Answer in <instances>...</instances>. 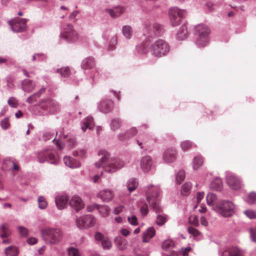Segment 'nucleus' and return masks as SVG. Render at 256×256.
<instances>
[{"label": "nucleus", "instance_id": "c9c22d12", "mask_svg": "<svg viewBox=\"0 0 256 256\" xmlns=\"http://www.w3.org/2000/svg\"><path fill=\"white\" fill-rule=\"evenodd\" d=\"M203 158L201 156L194 157L193 160V168L194 170L198 169L203 164Z\"/></svg>", "mask_w": 256, "mask_h": 256}, {"label": "nucleus", "instance_id": "49530a36", "mask_svg": "<svg viewBox=\"0 0 256 256\" xmlns=\"http://www.w3.org/2000/svg\"><path fill=\"white\" fill-rule=\"evenodd\" d=\"M19 234L21 236L26 237L28 234V230L24 226H19L18 227Z\"/></svg>", "mask_w": 256, "mask_h": 256}, {"label": "nucleus", "instance_id": "2f4dec72", "mask_svg": "<svg viewBox=\"0 0 256 256\" xmlns=\"http://www.w3.org/2000/svg\"><path fill=\"white\" fill-rule=\"evenodd\" d=\"M10 234L8 224L6 223L2 224L0 227V234L2 238H6Z\"/></svg>", "mask_w": 256, "mask_h": 256}, {"label": "nucleus", "instance_id": "ea45409f", "mask_svg": "<svg viewBox=\"0 0 256 256\" xmlns=\"http://www.w3.org/2000/svg\"><path fill=\"white\" fill-rule=\"evenodd\" d=\"M38 206L40 209H45L48 206V203L46 198L42 196H40L38 198Z\"/></svg>", "mask_w": 256, "mask_h": 256}, {"label": "nucleus", "instance_id": "7ed1b4c3", "mask_svg": "<svg viewBox=\"0 0 256 256\" xmlns=\"http://www.w3.org/2000/svg\"><path fill=\"white\" fill-rule=\"evenodd\" d=\"M146 200L149 203L150 207L156 212H162V208L160 206L159 196L160 195V189L158 186H150L148 187L146 192Z\"/></svg>", "mask_w": 256, "mask_h": 256}, {"label": "nucleus", "instance_id": "7c9ffc66", "mask_svg": "<svg viewBox=\"0 0 256 256\" xmlns=\"http://www.w3.org/2000/svg\"><path fill=\"white\" fill-rule=\"evenodd\" d=\"M210 187L212 189L216 190H220L222 188V182L219 178H216L211 182Z\"/></svg>", "mask_w": 256, "mask_h": 256}, {"label": "nucleus", "instance_id": "b1692460", "mask_svg": "<svg viewBox=\"0 0 256 256\" xmlns=\"http://www.w3.org/2000/svg\"><path fill=\"white\" fill-rule=\"evenodd\" d=\"M94 126L93 118L92 116H88L84 120L82 125V128L83 132H85L87 128L92 129Z\"/></svg>", "mask_w": 256, "mask_h": 256}, {"label": "nucleus", "instance_id": "5fc2aeb1", "mask_svg": "<svg viewBox=\"0 0 256 256\" xmlns=\"http://www.w3.org/2000/svg\"><path fill=\"white\" fill-rule=\"evenodd\" d=\"M1 126L3 129H7L10 126L9 122V119L8 118H5L1 122Z\"/></svg>", "mask_w": 256, "mask_h": 256}, {"label": "nucleus", "instance_id": "423d86ee", "mask_svg": "<svg viewBox=\"0 0 256 256\" xmlns=\"http://www.w3.org/2000/svg\"><path fill=\"white\" fill-rule=\"evenodd\" d=\"M234 206L230 201H222L216 206L214 210L224 217H230L234 213Z\"/></svg>", "mask_w": 256, "mask_h": 256}, {"label": "nucleus", "instance_id": "393cba45", "mask_svg": "<svg viewBox=\"0 0 256 256\" xmlns=\"http://www.w3.org/2000/svg\"><path fill=\"white\" fill-rule=\"evenodd\" d=\"M188 36V30L186 24L182 25L179 29L176 36L180 40H184Z\"/></svg>", "mask_w": 256, "mask_h": 256}, {"label": "nucleus", "instance_id": "a211bd4d", "mask_svg": "<svg viewBox=\"0 0 256 256\" xmlns=\"http://www.w3.org/2000/svg\"><path fill=\"white\" fill-rule=\"evenodd\" d=\"M152 164V158L146 156L143 157L140 162L141 168L145 172H147L150 170Z\"/></svg>", "mask_w": 256, "mask_h": 256}, {"label": "nucleus", "instance_id": "37998d69", "mask_svg": "<svg viewBox=\"0 0 256 256\" xmlns=\"http://www.w3.org/2000/svg\"><path fill=\"white\" fill-rule=\"evenodd\" d=\"M68 256H80V252L78 249L70 247L68 248Z\"/></svg>", "mask_w": 256, "mask_h": 256}, {"label": "nucleus", "instance_id": "de8ad7c7", "mask_svg": "<svg viewBox=\"0 0 256 256\" xmlns=\"http://www.w3.org/2000/svg\"><path fill=\"white\" fill-rule=\"evenodd\" d=\"M100 212L104 216H108L110 212V208L106 206H100Z\"/></svg>", "mask_w": 256, "mask_h": 256}, {"label": "nucleus", "instance_id": "f704fd0d", "mask_svg": "<svg viewBox=\"0 0 256 256\" xmlns=\"http://www.w3.org/2000/svg\"><path fill=\"white\" fill-rule=\"evenodd\" d=\"M138 186V182L135 178H131L128 182L127 187L130 192L135 190Z\"/></svg>", "mask_w": 256, "mask_h": 256}, {"label": "nucleus", "instance_id": "5701e85b", "mask_svg": "<svg viewBox=\"0 0 256 256\" xmlns=\"http://www.w3.org/2000/svg\"><path fill=\"white\" fill-rule=\"evenodd\" d=\"M22 87L24 92H29L34 90L36 84L32 80H24L22 82Z\"/></svg>", "mask_w": 256, "mask_h": 256}, {"label": "nucleus", "instance_id": "a19ab883", "mask_svg": "<svg viewBox=\"0 0 256 256\" xmlns=\"http://www.w3.org/2000/svg\"><path fill=\"white\" fill-rule=\"evenodd\" d=\"M185 172L184 170H180L176 174V182L180 184L184 179Z\"/></svg>", "mask_w": 256, "mask_h": 256}, {"label": "nucleus", "instance_id": "6ab92c4d", "mask_svg": "<svg viewBox=\"0 0 256 256\" xmlns=\"http://www.w3.org/2000/svg\"><path fill=\"white\" fill-rule=\"evenodd\" d=\"M138 132V130L136 128H132L128 130L124 133L120 134L118 136V139L120 140L124 141L128 140L130 138L135 136Z\"/></svg>", "mask_w": 256, "mask_h": 256}, {"label": "nucleus", "instance_id": "9b49d317", "mask_svg": "<svg viewBox=\"0 0 256 256\" xmlns=\"http://www.w3.org/2000/svg\"><path fill=\"white\" fill-rule=\"evenodd\" d=\"M38 158L40 163H43L46 161H48L50 164H56L58 158L56 156L48 150H45L39 152L38 154Z\"/></svg>", "mask_w": 256, "mask_h": 256}, {"label": "nucleus", "instance_id": "20e7f679", "mask_svg": "<svg viewBox=\"0 0 256 256\" xmlns=\"http://www.w3.org/2000/svg\"><path fill=\"white\" fill-rule=\"evenodd\" d=\"M210 32L208 26L204 24H200L195 26L194 34L196 36L195 43L198 47H204L208 44Z\"/></svg>", "mask_w": 256, "mask_h": 256}, {"label": "nucleus", "instance_id": "0eeeda50", "mask_svg": "<svg viewBox=\"0 0 256 256\" xmlns=\"http://www.w3.org/2000/svg\"><path fill=\"white\" fill-rule=\"evenodd\" d=\"M186 14V12L184 10H180L176 7L170 8L169 10V16L172 25L174 26H178Z\"/></svg>", "mask_w": 256, "mask_h": 256}, {"label": "nucleus", "instance_id": "13d9d810", "mask_svg": "<svg viewBox=\"0 0 256 256\" xmlns=\"http://www.w3.org/2000/svg\"><path fill=\"white\" fill-rule=\"evenodd\" d=\"M190 250H192V248L190 246H188L186 248H182L180 252V254L182 256H188V252Z\"/></svg>", "mask_w": 256, "mask_h": 256}, {"label": "nucleus", "instance_id": "e433bc0d", "mask_svg": "<svg viewBox=\"0 0 256 256\" xmlns=\"http://www.w3.org/2000/svg\"><path fill=\"white\" fill-rule=\"evenodd\" d=\"M192 185L190 183L186 182L182 186L181 193L183 196L188 195L191 190Z\"/></svg>", "mask_w": 256, "mask_h": 256}, {"label": "nucleus", "instance_id": "338daca9", "mask_svg": "<svg viewBox=\"0 0 256 256\" xmlns=\"http://www.w3.org/2000/svg\"><path fill=\"white\" fill-rule=\"evenodd\" d=\"M204 192H198L196 196V202L197 204H199L201 200L204 198Z\"/></svg>", "mask_w": 256, "mask_h": 256}, {"label": "nucleus", "instance_id": "774afa93", "mask_svg": "<svg viewBox=\"0 0 256 256\" xmlns=\"http://www.w3.org/2000/svg\"><path fill=\"white\" fill-rule=\"evenodd\" d=\"M250 231L252 240L254 242H256V228L254 229L252 228Z\"/></svg>", "mask_w": 256, "mask_h": 256}, {"label": "nucleus", "instance_id": "8fccbe9b", "mask_svg": "<svg viewBox=\"0 0 256 256\" xmlns=\"http://www.w3.org/2000/svg\"><path fill=\"white\" fill-rule=\"evenodd\" d=\"M192 144L188 140H185L182 142L181 147L184 150H186L192 146Z\"/></svg>", "mask_w": 256, "mask_h": 256}, {"label": "nucleus", "instance_id": "4c0bfd02", "mask_svg": "<svg viewBox=\"0 0 256 256\" xmlns=\"http://www.w3.org/2000/svg\"><path fill=\"white\" fill-rule=\"evenodd\" d=\"M56 72L60 74L62 77H68L70 74V70L68 67L62 68L58 69Z\"/></svg>", "mask_w": 256, "mask_h": 256}, {"label": "nucleus", "instance_id": "3c124183", "mask_svg": "<svg viewBox=\"0 0 256 256\" xmlns=\"http://www.w3.org/2000/svg\"><path fill=\"white\" fill-rule=\"evenodd\" d=\"M166 217L162 215L158 214L156 219V223L160 226L163 225L166 221Z\"/></svg>", "mask_w": 256, "mask_h": 256}, {"label": "nucleus", "instance_id": "c85d7f7f", "mask_svg": "<svg viewBox=\"0 0 256 256\" xmlns=\"http://www.w3.org/2000/svg\"><path fill=\"white\" fill-rule=\"evenodd\" d=\"M46 88L42 87L38 92L28 98L26 102L30 104L36 102L40 95L45 92Z\"/></svg>", "mask_w": 256, "mask_h": 256}, {"label": "nucleus", "instance_id": "dca6fc26", "mask_svg": "<svg viewBox=\"0 0 256 256\" xmlns=\"http://www.w3.org/2000/svg\"><path fill=\"white\" fill-rule=\"evenodd\" d=\"M176 152L173 148H168L164 154V160L167 163L174 162L176 159Z\"/></svg>", "mask_w": 256, "mask_h": 256}, {"label": "nucleus", "instance_id": "864d4df0", "mask_svg": "<svg viewBox=\"0 0 256 256\" xmlns=\"http://www.w3.org/2000/svg\"><path fill=\"white\" fill-rule=\"evenodd\" d=\"M9 106L12 108H16L18 106V101L14 97H10L8 101Z\"/></svg>", "mask_w": 256, "mask_h": 256}, {"label": "nucleus", "instance_id": "4be33fe9", "mask_svg": "<svg viewBox=\"0 0 256 256\" xmlns=\"http://www.w3.org/2000/svg\"><path fill=\"white\" fill-rule=\"evenodd\" d=\"M113 106V102L110 100H102L98 106V110H110Z\"/></svg>", "mask_w": 256, "mask_h": 256}, {"label": "nucleus", "instance_id": "bb28decb", "mask_svg": "<svg viewBox=\"0 0 256 256\" xmlns=\"http://www.w3.org/2000/svg\"><path fill=\"white\" fill-rule=\"evenodd\" d=\"M222 255L223 256H243V253L238 248H232L228 250L224 251Z\"/></svg>", "mask_w": 256, "mask_h": 256}, {"label": "nucleus", "instance_id": "09e8293b", "mask_svg": "<svg viewBox=\"0 0 256 256\" xmlns=\"http://www.w3.org/2000/svg\"><path fill=\"white\" fill-rule=\"evenodd\" d=\"M102 246L104 249L109 250L112 246L111 242L108 238H105L102 241Z\"/></svg>", "mask_w": 256, "mask_h": 256}, {"label": "nucleus", "instance_id": "e2e57ef3", "mask_svg": "<svg viewBox=\"0 0 256 256\" xmlns=\"http://www.w3.org/2000/svg\"><path fill=\"white\" fill-rule=\"evenodd\" d=\"M100 208V205L96 204H93L91 205L88 206L87 210L90 212H92L95 209H98Z\"/></svg>", "mask_w": 256, "mask_h": 256}, {"label": "nucleus", "instance_id": "603ef678", "mask_svg": "<svg viewBox=\"0 0 256 256\" xmlns=\"http://www.w3.org/2000/svg\"><path fill=\"white\" fill-rule=\"evenodd\" d=\"M86 154V151L85 149H80L74 152V156L83 158Z\"/></svg>", "mask_w": 256, "mask_h": 256}, {"label": "nucleus", "instance_id": "79ce46f5", "mask_svg": "<svg viewBox=\"0 0 256 256\" xmlns=\"http://www.w3.org/2000/svg\"><path fill=\"white\" fill-rule=\"evenodd\" d=\"M148 140V136L146 134L140 135L136 140L140 148H143L142 142H146Z\"/></svg>", "mask_w": 256, "mask_h": 256}, {"label": "nucleus", "instance_id": "bf43d9fd", "mask_svg": "<svg viewBox=\"0 0 256 256\" xmlns=\"http://www.w3.org/2000/svg\"><path fill=\"white\" fill-rule=\"evenodd\" d=\"M4 164H10L12 166H13V168L15 170H18V166L16 165L14 162H11L8 160H5L4 161Z\"/></svg>", "mask_w": 256, "mask_h": 256}, {"label": "nucleus", "instance_id": "aec40b11", "mask_svg": "<svg viewBox=\"0 0 256 256\" xmlns=\"http://www.w3.org/2000/svg\"><path fill=\"white\" fill-rule=\"evenodd\" d=\"M68 196H61L56 198V204L58 210L64 208L67 204Z\"/></svg>", "mask_w": 256, "mask_h": 256}, {"label": "nucleus", "instance_id": "0e129e2a", "mask_svg": "<svg viewBox=\"0 0 256 256\" xmlns=\"http://www.w3.org/2000/svg\"><path fill=\"white\" fill-rule=\"evenodd\" d=\"M188 231L190 234H193L194 236H197L200 234L199 232L193 227H189L188 228Z\"/></svg>", "mask_w": 256, "mask_h": 256}, {"label": "nucleus", "instance_id": "39448f33", "mask_svg": "<svg viewBox=\"0 0 256 256\" xmlns=\"http://www.w3.org/2000/svg\"><path fill=\"white\" fill-rule=\"evenodd\" d=\"M170 50L169 44L164 40H156L150 47V52L154 57L160 58L166 56Z\"/></svg>", "mask_w": 256, "mask_h": 256}, {"label": "nucleus", "instance_id": "72a5a7b5", "mask_svg": "<svg viewBox=\"0 0 256 256\" xmlns=\"http://www.w3.org/2000/svg\"><path fill=\"white\" fill-rule=\"evenodd\" d=\"M122 32L126 38H130L132 34V27L130 26H124L122 28Z\"/></svg>", "mask_w": 256, "mask_h": 256}, {"label": "nucleus", "instance_id": "f8f14e48", "mask_svg": "<svg viewBox=\"0 0 256 256\" xmlns=\"http://www.w3.org/2000/svg\"><path fill=\"white\" fill-rule=\"evenodd\" d=\"M144 30L148 34H150V36H152V34L156 36H158L163 33L162 26L158 24H152L149 22L146 23L144 24Z\"/></svg>", "mask_w": 256, "mask_h": 256}, {"label": "nucleus", "instance_id": "2eb2a0df", "mask_svg": "<svg viewBox=\"0 0 256 256\" xmlns=\"http://www.w3.org/2000/svg\"><path fill=\"white\" fill-rule=\"evenodd\" d=\"M70 204L76 212L80 210L84 206V204L82 200L77 196H74L72 198L70 201Z\"/></svg>", "mask_w": 256, "mask_h": 256}, {"label": "nucleus", "instance_id": "c03bdc74", "mask_svg": "<svg viewBox=\"0 0 256 256\" xmlns=\"http://www.w3.org/2000/svg\"><path fill=\"white\" fill-rule=\"evenodd\" d=\"M247 201L249 204H252L256 202V193L252 192L250 193L247 197Z\"/></svg>", "mask_w": 256, "mask_h": 256}, {"label": "nucleus", "instance_id": "ddd939ff", "mask_svg": "<svg viewBox=\"0 0 256 256\" xmlns=\"http://www.w3.org/2000/svg\"><path fill=\"white\" fill-rule=\"evenodd\" d=\"M226 180L228 186L232 190H238L242 187V180L236 176L228 174L226 176Z\"/></svg>", "mask_w": 256, "mask_h": 256}, {"label": "nucleus", "instance_id": "c756f323", "mask_svg": "<svg viewBox=\"0 0 256 256\" xmlns=\"http://www.w3.org/2000/svg\"><path fill=\"white\" fill-rule=\"evenodd\" d=\"M155 235V230L153 228H150L144 234L142 241L144 242H148Z\"/></svg>", "mask_w": 256, "mask_h": 256}, {"label": "nucleus", "instance_id": "a18cd8bd", "mask_svg": "<svg viewBox=\"0 0 256 256\" xmlns=\"http://www.w3.org/2000/svg\"><path fill=\"white\" fill-rule=\"evenodd\" d=\"M121 126V122L119 119H114L112 121L111 128L113 130H116Z\"/></svg>", "mask_w": 256, "mask_h": 256}, {"label": "nucleus", "instance_id": "a878e982", "mask_svg": "<svg viewBox=\"0 0 256 256\" xmlns=\"http://www.w3.org/2000/svg\"><path fill=\"white\" fill-rule=\"evenodd\" d=\"M206 202L208 206H212L214 210L216 206L218 205L217 202V197L216 194L212 193H209L206 196Z\"/></svg>", "mask_w": 256, "mask_h": 256}, {"label": "nucleus", "instance_id": "f03ea898", "mask_svg": "<svg viewBox=\"0 0 256 256\" xmlns=\"http://www.w3.org/2000/svg\"><path fill=\"white\" fill-rule=\"evenodd\" d=\"M43 240L47 244L56 245L60 243L63 238V232L58 228H46L42 230Z\"/></svg>", "mask_w": 256, "mask_h": 256}, {"label": "nucleus", "instance_id": "4d7b16f0", "mask_svg": "<svg viewBox=\"0 0 256 256\" xmlns=\"http://www.w3.org/2000/svg\"><path fill=\"white\" fill-rule=\"evenodd\" d=\"M190 222L192 224L197 226L198 224V220L196 216H192L189 218Z\"/></svg>", "mask_w": 256, "mask_h": 256}, {"label": "nucleus", "instance_id": "6e6552de", "mask_svg": "<svg viewBox=\"0 0 256 256\" xmlns=\"http://www.w3.org/2000/svg\"><path fill=\"white\" fill-rule=\"evenodd\" d=\"M60 38L68 42L73 43L76 42L79 38L78 32L74 30L71 24H68L60 34Z\"/></svg>", "mask_w": 256, "mask_h": 256}, {"label": "nucleus", "instance_id": "1a4fd4ad", "mask_svg": "<svg viewBox=\"0 0 256 256\" xmlns=\"http://www.w3.org/2000/svg\"><path fill=\"white\" fill-rule=\"evenodd\" d=\"M96 222L94 217L90 214L79 217L76 220L77 226L81 229L92 226Z\"/></svg>", "mask_w": 256, "mask_h": 256}, {"label": "nucleus", "instance_id": "052dcab7", "mask_svg": "<svg viewBox=\"0 0 256 256\" xmlns=\"http://www.w3.org/2000/svg\"><path fill=\"white\" fill-rule=\"evenodd\" d=\"M148 204H145L141 208L140 212L142 216H145L148 213Z\"/></svg>", "mask_w": 256, "mask_h": 256}, {"label": "nucleus", "instance_id": "473e14b6", "mask_svg": "<svg viewBox=\"0 0 256 256\" xmlns=\"http://www.w3.org/2000/svg\"><path fill=\"white\" fill-rule=\"evenodd\" d=\"M6 256H17L18 254V248L14 246H10L5 249Z\"/></svg>", "mask_w": 256, "mask_h": 256}, {"label": "nucleus", "instance_id": "58836bf2", "mask_svg": "<svg viewBox=\"0 0 256 256\" xmlns=\"http://www.w3.org/2000/svg\"><path fill=\"white\" fill-rule=\"evenodd\" d=\"M174 246V242L170 240H166L162 243V248L166 250H170Z\"/></svg>", "mask_w": 256, "mask_h": 256}, {"label": "nucleus", "instance_id": "9d476101", "mask_svg": "<svg viewBox=\"0 0 256 256\" xmlns=\"http://www.w3.org/2000/svg\"><path fill=\"white\" fill-rule=\"evenodd\" d=\"M26 20L24 18H16L9 22L12 30L16 32L24 31L26 28Z\"/></svg>", "mask_w": 256, "mask_h": 256}, {"label": "nucleus", "instance_id": "4468645a", "mask_svg": "<svg viewBox=\"0 0 256 256\" xmlns=\"http://www.w3.org/2000/svg\"><path fill=\"white\" fill-rule=\"evenodd\" d=\"M114 196V192L110 190H104L100 191L98 194V197L104 202H109L112 200Z\"/></svg>", "mask_w": 256, "mask_h": 256}, {"label": "nucleus", "instance_id": "680f3d73", "mask_svg": "<svg viewBox=\"0 0 256 256\" xmlns=\"http://www.w3.org/2000/svg\"><path fill=\"white\" fill-rule=\"evenodd\" d=\"M128 220L131 224L133 226L137 225V218L135 216H132V217H128Z\"/></svg>", "mask_w": 256, "mask_h": 256}, {"label": "nucleus", "instance_id": "412c9836", "mask_svg": "<svg viewBox=\"0 0 256 256\" xmlns=\"http://www.w3.org/2000/svg\"><path fill=\"white\" fill-rule=\"evenodd\" d=\"M65 164L70 168H78L80 166V163L74 158L66 156L64 158Z\"/></svg>", "mask_w": 256, "mask_h": 256}, {"label": "nucleus", "instance_id": "69168bd1", "mask_svg": "<svg viewBox=\"0 0 256 256\" xmlns=\"http://www.w3.org/2000/svg\"><path fill=\"white\" fill-rule=\"evenodd\" d=\"M95 238L97 240H103L105 238H104V236L100 232H96L94 236Z\"/></svg>", "mask_w": 256, "mask_h": 256}, {"label": "nucleus", "instance_id": "cd10ccee", "mask_svg": "<svg viewBox=\"0 0 256 256\" xmlns=\"http://www.w3.org/2000/svg\"><path fill=\"white\" fill-rule=\"evenodd\" d=\"M83 69H90L94 66V61L92 58H87L84 59L81 64Z\"/></svg>", "mask_w": 256, "mask_h": 256}, {"label": "nucleus", "instance_id": "f3484780", "mask_svg": "<svg viewBox=\"0 0 256 256\" xmlns=\"http://www.w3.org/2000/svg\"><path fill=\"white\" fill-rule=\"evenodd\" d=\"M106 11L112 18H114L122 14L125 11V8L122 6H118L112 8L106 9Z\"/></svg>", "mask_w": 256, "mask_h": 256}, {"label": "nucleus", "instance_id": "f257e3e1", "mask_svg": "<svg viewBox=\"0 0 256 256\" xmlns=\"http://www.w3.org/2000/svg\"><path fill=\"white\" fill-rule=\"evenodd\" d=\"M100 157V160L95 164L96 166L98 168L102 166L105 171L108 172H113L122 168L124 166V162L119 159H112L108 160L110 154L104 150H100L98 154Z\"/></svg>", "mask_w": 256, "mask_h": 256}, {"label": "nucleus", "instance_id": "6e6d98bb", "mask_svg": "<svg viewBox=\"0 0 256 256\" xmlns=\"http://www.w3.org/2000/svg\"><path fill=\"white\" fill-rule=\"evenodd\" d=\"M245 214L250 218H256V212L252 210H248L244 212Z\"/></svg>", "mask_w": 256, "mask_h": 256}]
</instances>
